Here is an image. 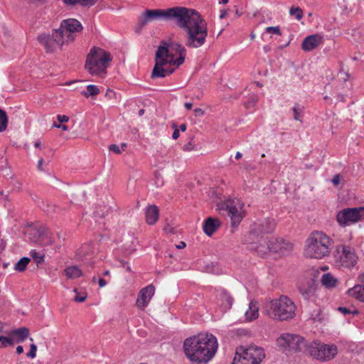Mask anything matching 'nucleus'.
Returning a JSON list of instances; mask_svg holds the SVG:
<instances>
[{"instance_id": "f257e3e1", "label": "nucleus", "mask_w": 364, "mask_h": 364, "mask_svg": "<svg viewBox=\"0 0 364 364\" xmlns=\"http://www.w3.org/2000/svg\"><path fill=\"white\" fill-rule=\"evenodd\" d=\"M176 24L186 33L185 45L188 48H198L205 44L208 36L207 26L197 11L184 7Z\"/></svg>"}, {"instance_id": "f03ea898", "label": "nucleus", "mask_w": 364, "mask_h": 364, "mask_svg": "<svg viewBox=\"0 0 364 364\" xmlns=\"http://www.w3.org/2000/svg\"><path fill=\"white\" fill-rule=\"evenodd\" d=\"M218 347V340L211 333H199L183 342L184 353L193 364H207L215 355Z\"/></svg>"}, {"instance_id": "7ed1b4c3", "label": "nucleus", "mask_w": 364, "mask_h": 364, "mask_svg": "<svg viewBox=\"0 0 364 364\" xmlns=\"http://www.w3.org/2000/svg\"><path fill=\"white\" fill-rule=\"evenodd\" d=\"M332 240L323 232L313 231L305 243V255L309 258L322 259L328 256Z\"/></svg>"}, {"instance_id": "20e7f679", "label": "nucleus", "mask_w": 364, "mask_h": 364, "mask_svg": "<svg viewBox=\"0 0 364 364\" xmlns=\"http://www.w3.org/2000/svg\"><path fill=\"white\" fill-rule=\"evenodd\" d=\"M184 7L176 6L168 9H146L139 17L138 23L135 27V32L139 33L143 27L149 22L164 19L166 21L174 20L177 22Z\"/></svg>"}, {"instance_id": "39448f33", "label": "nucleus", "mask_w": 364, "mask_h": 364, "mask_svg": "<svg viewBox=\"0 0 364 364\" xmlns=\"http://www.w3.org/2000/svg\"><path fill=\"white\" fill-rule=\"evenodd\" d=\"M112 59L109 52L93 47L87 55L85 68L92 75L102 77L106 74L108 63Z\"/></svg>"}, {"instance_id": "423d86ee", "label": "nucleus", "mask_w": 364, "mask_h": 364, "mask_svg": "<svg viewBox=\"0 0 364 364\" xmlns=\"http://www.w3.org/2000/svg\"><path fill=\"white\" fill-rule=\"evenodd\" d=\"M267 307L269 316L278 321H286L294 318L296 309L294 301L284 295L272 300Z\"/></svg>"}, {"instance_id": "0eeeda50", "label": "nucleus", "mask_w": 364, "mask_h": 364, "mask_svg": "<svg viewBox=\"0 0 364 364\" xmlns=\"http://www.w3.org/2000/svg\"><path fill=\"white\" fill-rule=\"evenodd\" d=\"M264 349L257 346L248 348L239 346L236 348L232 364H260L264 358Z\"/></svg>"}, {"instance_id": "6e6552de", "label": "nucleus", "mask_w": 364, "mask_h": 364, "mask_svg": "<svg viewBox=\"0 0 364 364\" xmlns=\"http://www.w3.org/2000/svg\"><path fill=\"white\" fill-rule=\"evenodd\" d=\"M277 344L284 350L301 351L306 347L305 339L296 334L283 333L277 339Z\"/></svg>"}, {"instance_id": "1a4fd4ad", "label": "nucleus", "mask_w": 364, "mask_h": 364, "mask_svg": "<svg viewBox=\"0 0 364 364\" xmlns=\"http://www.w3.org/2000/svg\"><path fill=\"white\" fill-rule=\"evenodd\" d=\"M276 225L275 220L272 218H265L255 223L250 227L247 240L252 243V237H255L257 240L262 239L263 235L272 233L274 230Z\"/></svg>"}, {"instance_id": "9d476101", "label": "nucleus", "mask_w": 364, "mask_h": 364, "mask_svg": "<svg viewBox=\"0 0 364 364\" xmlns=\"http://www.w3.org/2000/svg\"><path fill=\"white\" fill-rule=\"evenodd\" d=\"M363 218L364 206L343 208L336 215L338 223L343 227L357 223Z\"/></svg>"}, {"instance_id": "9b49d317", "label": "nucleus", "mask_w": 364, "mask_h": 364, "mask_svg": "<svg viewBox=\"0 0 364 364\" xmlns=\"http://www.w3.org/2000/svg\"><path fill=\"white\" fill-rule=\"evenodd\" d=\"M38 41L43 46L47 53H53L58 46L61 47L64 43V37L60 29H53L52 33L38 35Z\"/></svg>"}, {"instance_id": "f8f14e48", "label": "nucleus", "mask_w": 364, "mask_h": 364, "mask_svg": "<svg viewBox=\"0 0 364 364\" xmlns=\"http://www.w3.org/2000/svg\"><path fill=\"white\" fill-rule=\"evenodd\" d=\"M333 257L335 262L344 267H353L357 262V256L349 246H338L333 252Z\"/></svg>"}, {"instance_id": "ddd939ff", "label": "nucleus", "mask_w": 364, "mask_h": 364, "mask_svg": "<svg viewBox=\"0 0 364 364\" xmlns=\"http://www.w3.org/2000/svg\"><path fill=\"white\" fill-rule=\"evenodd\" d=\"M309 353L314 358L326 361L333 359L337 354L338 349L335 345L314 343L309 347Z\"/></svg>"}, {"instance_id": "4468645a", "label": "nucleus", "mask_w": 364, "mask_h": 364, "mask_svg": "<svg viewBox=\"0 0 364 364\" xmlns=\"http://www.w3.org/2000/svg\"><path fill=\"white\" fill-rule=\"evenodd\" d=\"M82 28V24L77 19L68 18L62 21L58 29L62 31V35L63 36L65 35V32L68 33L66 35L67 40L73 41L75 39V35L73 33L80 32Z\"/></svg>"}, {"instance_id": "2eb2a0df", "label": "nucleus", "mask_w": 364, "mask_h": 364, "mask_svg": "<svg viewBox=\"0 0 364 364\" xmlns=\"http://www.w3.org/2000/svg\"><path fill=\"white\" fill-rule=\"evenodd\" d=\"M219 210H225L230 218L232 227H237L241 223L243 215L238 211L237 208L232 204V201L225 200L218 205Z\"/></svg>"}, {"instance_id": "dca6fc26", "label": "nucleus", "mask_w": 364, "mask_h": 364, "mask_svg": "<svg viewBox=\"0 0 364 364\" xmlns=\"http://www.w3.org/2000/svg\"><path fill=\"white\" fill-rule=\"evenodd\" d=\"M252 242H250L247 240V238L245 239V242L249 245L247 247L248 249L250 250L255 251L257 255L261 257H264L266 256V255L270 251V242H267L263 238L261 240H257L255 237H252Z\"/></svg>"}, {"instance_id": "f3484780", "label": "nucleus", "mask_w": 364, "mask_h": 364, "mask_svg": "<svg viewBox=\"0 0 364 364\" xmlns=\"http://www.w3.org/2000/svg\"><path fill=\"white\" fill-rule=\"evenodd\" d=\"M154 291L155 287L153 284H149L141 289L137 296V306L141 309L146 307L149 303L151 297L154 296Z\"/></svg>"}, {"instance_id": "a211bd4d", "label": "nucleus", "mask_w": 364, "mask_h": 364, "mask_svg": "<svg viewBox=\"0 0 364 364\" xmlns=\"http://www.w3.org/2000/svg\"><path fill=\"white\" fill-rule=\"evenodd\" d=\"M292 249V245L283 238L275 239L274 241L270 242V251L284 255Z\"/></svg>"}, {"instance_id": "6ab92c4d", "label": "nucleus", "mask_w": 364, "mask_h": 364, "mask_svg": "<svg viewBox=\"0 0 364 364\" xmlns=\"http://www.w3.org/2000/svg\"><path fill=\"white\" fill-rule=\"evenodd\" d=\"M323 38L319 34L308 36L304 38L301 44V48L304 51H311L323 43Z\"/></svg>"}, {"instance_id": "aec40b11", "label": "nucleus", "mask_w": 364, "mask_h": 364, "mask_svg": "<svg viewBox=\"0 0 364 364\" xmlns=\"http://www.w3.org/2000/svg\"><path fill=\"white\" fill-rule=\"evenodd\" d=\"M220 226L221 222L218 218L209 217L204 220L203 229L206 235L211 236Z\"/></svg>"}, {"instance_id": "412c9836", "label": "nucleus", "mask_w": 364, "mask_h": 364, "mask_svg": "<svg viewBox=\"0 0 364 364\" xmlns=\"http://www.w3.org/2000/svg\"><path fill=\"white\" fill-rule=\"evenodd\" d=\"M316 289V282L314 279H311L307 282L306 285H302L299 287V292L304 299H308L314 295Z\"/></svg>"}, {"instance_id": "4be33fe9", "label": "nucleus", "mask_w": 364, "mask_h": 364, "mask_svg": "<svg viewBox=\"0 0 364 364\" xmlns=\"http://www.w3.org/2000/svg\"><path fill=\"white\" fill-rule=\"evenodd\" d=\"M159 208L156 205H149L146 208L145 217L146 222L149 225H154L159 219Z\"/></svg>"}, {"instance_id": "5701e85b", "label": "nucleus", "mask_w": 364, "mask_h": 364, "mask_svg": "<svg viewBox=\"0 0 364 364\" xmlns=\"http://www.w3.org/2000/svg\"><path fill=\"white\" fill-rule=\"evenodd\" d=\"M11 335L16 337V343H23L29 336V329L27 327H21L12 330Z\"/></svg>"}, {"instance_id": "b1692460", "label": "nucleus", "mask_w": 364, "mask_h": 364, "mask_svg": "<svg viewBox=\"0 0 364 364\" xmlns=\"http://www.w3.org/2000/svg\"><path fill=\"white\" fill-rule=\"evenodd\" d=\"M347 294L356 299L364 302V285L358 284L347 291Z\"/></svg>"}, {"instance_id": "393cba45", "label": "nucleus", "mask_w": 364, "mask_h": 364, "mask_svg": "<svg viewBox=\"0 0 364 364\" xmlns=\"http://www.w3.org/2000/svg\"><path fill=\"white\" fill-rule=\"evenodd\" d=\"M169 48L170 43H167L166 41H162L161 45L158 47L155 56H156V58H168L171 54L169 51Z\"/></svg>"}, {"instance_id": "a878e982", "label": "nucleus", "mask_w": 364, "mask_h": 364, "mask_svg": "<svg viewBox=\"0 0 364 364\" xmlns=\"http://www.w3.org/2000/svg\"><path fill=\"white\" fill-rule=\"evenodd\" d=\"M337 279L331 274H323L321 277V283L326 288H332L336 286Z\"/></svg>"}, {"instance_id": "bb28decb", "label": "nucleus", "mask_w": 364, "mask_h": 364, "mask_svg": "<svg viewBox=\"0 0 364 364\" xmlns=\"http://www.w3.org/2000/svg\"><path fill=\"white\" fill-rule=\"evenodd\" d=\"M63 2L70 6H74L77 4H80L82 6H92L95 4V0H63Z\"/></svg>"}, {"instance_id": "cd10ccee", "label": "nucleus", "mask_w": 364, "mask_h": 364, "mask_svg": "<svg viewBox=\"0 0 364 364\" xmlns=\"http://www.w3.org/2000/svg\"><path fill=\"white\" fill-rule=\"evenodd\" d=\"M258 307L253 302H250L249 304V309L245 312L246 319L248 321H252L258 317Z\"/></svg>"}, {"instance_id": "c85d7f7f", "label": "nucleus", "mask_w": 364, "mask_h": 364, "mask_svg": "<svg viewBox=\"0 0 364 364\" xmlns=\"http://www.w3.org/2000/svg\"><path fill=\"white\" fill-rule=\"evenodd\" d=\"M66 276L70 279L78 278L82 276V270L77 266L68 267L65 269Z\"/></svg>"}, {"instance_id": "c756f323", "label": "nucleus", "mask_w": 364, "mask_h": 364, "mask_svg": "<svg viewBox=\"0 0 364 364\" xmlns=\"http://www.w3.org/2000/svg\"><path fill=\"white\" fill-rule=\"evenodd\" d=\"M220 297L222 305L226 309H230L233 303V298L225 290L221 291Z\"/></svg>"}, {"instance_id": "7c9ffc66", "label": "nucleus", "mask_w": 364, "mask_h": 364, "mask_svg": "<svg viewBox=\"0 0 364 364\" xmlns=\"http://www.w3.org/2000/svg\"><path fill=\"white\" fill-rule=\"evenodd\" d=\"M170 48L175 51L176 53L178 55V57H183V59L186 58V48L179 43L172 42L170 43Z\"/></svg>"}, {"instance_id": "2f4dec72", "label": "nucleus", "mask_w": 364, "mask_h": 364, "mask_svg": "<svg viewBox=\"0 0 364 364\" xmlns=\"http://www.w3.org/2000/svg\"><path fill=\"white\" fill-rule=\"evenodd\" d=\"M31 261V259L29 257H23L22 258H21L16 264H15V266H14V269L15 270L18 271V272H23L27 265L28 264V263L30 262Z\"/></svg>"}, {"instance_id": "473e14b6", "label": "nucleus", "mask_w": 364, "mask_h": 364, "mask_svg": "<svg viewBox=\"0 0 364 364\" xmlns=\"http://www.w3.org/2000/svg\"><path fill=\"white\" fill-rule=\"evenodd\" d=\"M109 210V208L108 206H107V205H103V206L100 205L99 207L96 208V210L93 212L92 214H93V216H94V218L95 219L102 218L106 215L108 214Z\"/></svg>"}, {"instance_id": "72a5a7b5", "label": "nucleus", "mask_w": 364, "mask_h": 364, "mask_svg": "<svg viewBox=\"0 0 364 364\" xmlns=\"http://www.w3.org/2000/svg\"><path fill=\"white\" fill-rule=\"evenodd\" d=\"M166 69L164 67L154 65L152 70L151 77L155 79L157 77H165L166 76Z\"/></svg>"}, {"instance_id": "f704fd0d", "label": "nucleus", "mask_w": 364, "mask_h": 364, "mask_svg": "<svg viewBox=\"0 0 364 364\" xmlns=\"http://www.w3.org/2000/svg\"><path fill=\"white\" fill-rule=\"evenodd\" d=\"M100 93V89L95 85H89L87 86V92H82V94L85 97L90 96H95Z\"/></svg>"}, {"instance_id": "c9c22d12", "label": "nucleus", "mask_w": 364, "mask_h": 364, "mask_svg": "<svg viewBox=\"0 0 364 364\" xmlns=\"http://www.w3.org/2000/svg\"><path fill=\"white\" fill-rule=\"evenodd\" d=\"M8 124V117L4 110L0 108V132L6 129Z\"/></svg>"}, {"instance_id": "e433bc0d", "label": "nucleus", "mask_w": 364, "mask_h": 364, "mask_svg": "<svg viewBox=\"0 0 364 364\" xmlns=\"http://www.w3.org/2000/svg\"><path fill=\"white\" fill-rule=\"evenodd\" d=\"M304 106L296 103L292 109L294 112V119L296 121H301L302 113L304 112Z\"/></svg>"}, {"instance_id": "4c0bfd02", "label": "nucleus", "mask_w": 364, "mask_h": 364, "mask_svg": "<svg viewBox=\"0 0 364 364\" xmlns=\"http://www.w3.org/2000/svg\"><path fill=\"white\" fill-rule=\"evenodd\" d=\"M30 255L33 259L37 265H39L44 262V255H40V253L36 252L35 250H32L30 252Z\"/></svg>"}, {"instance_id": "58836bf2", "label": "nucleus", "mask_w": 364, "mask_h": 364, "mask_svg": "<svg viewBox=\"0 0 364 364\" xmlns=\"http://www.w3.org/2000/svg\"><path fill=\"white\" fill-rule=\"evenodd\" d=\"M184 60L185 59H183L182 56L175 59L173 54L171 53L170 56H168V64H169V65H176L178 67L184 63Z\"/></svg>"}, {"instance_id": "ea45409f", "label": "nucleus", "mask_w": 364, "mask_h": 364, "mask_svg": "<svg viewBox=\"0 0 364 364\" xmlns=\"http://www.w3.org/2000/svg\"><path fill=\"white\" fill-rule=\"evenodd\" d=\"M289 14L291 16H295L298 21L303 18V11L300 7L291 6L289 9Z\"/></svg>"}, {"instance_id": "a19ab883", "label": "nucleus", "mask_w": 364, "mask_h": 364, "mask_svg": "<svg viewBox=\"0 0 364 364\" xmlns=\"http://www.w3.org/2000/svg\"><path fill=\"white\" fill-rule=\"evenodd\" d=\"M41 208L48 213H51L55 212L56 206L52 204L51 203H48V201H46L42 203Z\"/></svg>"}, {"instance_id": "79ce46f5", "label": "nucleus", "mask_w": 364, "mask_h": 364, "mask_svg": "<svg viewBox=\"0 0 364 364\" xmlns=\"http://www.w3.org/2000/svg\"><path fill=\"white\" fill-rule=\"evenodd\" d=\"M265 31L268 33H274L279 36L282 35L279 26H269L266 28Z\"/></svg>"}, {"instance_id": "37998d69", "label": "nucleus", "mask_w": 364, "mask_h": 364, "mask_svg": "<svg viewBox=\"0 0 364 364\" xmlns=\"http://www.w3.org/2000/svg\"><path fill=\"white\" fill-rule=\"evenodd\" d=\"M37 346L34 343H31L30 346V350L26 354V356L31 358H34L36 355Z\"/></svg>"}, {"instance_id": "c03bdc74", "label": "nucleus", "mask_w": 364, "mask_h": 364, "mask_svg": "<svg viewBox=\"0 0 364 364\" xmlns=\"http://www.w3.org/2000/svg\"><path fill=\"white\" fill-rule=\"evenodd\" d=\"M168 58H156V56H155V65H158L159 67H164L168 64Z\"/></svg>"}, {"instance_id": "a18cd8bd", "label": "nucleus", "mask_w": 364, "mask_h": 364, "mask_svg": "<svg viewBox=\"0 0 364 364\" xmlns=\"http://www.w3.org/2000/svg\"><path fill=\"white\" fill-rule=\"evenodd\" d=\"M338 311H340L341 313H342L343 315L350 314H358V311L357 310H354V311H351L349 309H348L345 306H339L338 308Z\"/></svg>"}, {"instance_id": "49530a36", "label": "nucleus", "mask_w": 364, "mask_h": 364, "mask_svg": "<svg viewBox=\"0 0 364 364\" xmlns=\"http://www.w3.org/2000/svg\"><path fill=\"white\" fill-rule=\"evenodd\" d=\"M257 102V97L256 96H252L246 102H245V105L246 107L249 108L252 106H254Z\"/></svg>"}, {"instance_id": "de8ad7c7", "label": "nucleus", "mask_w": 364, "mask_h": 364, "mask_svg": "<svg viewBox=\"0 0 364 364\" xmlns=\"http://www.w3.org/2000/svg\"><path fill=\"white\" fill-rule=\"evenodd\" d=\"M109 151H112V152H114L115 154H119L122 152L121 149L117 144H111L109 146Z\"/></svg>"}, {"instance_id": "09e8293b", "label": "nucleus", "mask_w": 364, "mask_h": 364, "mask_svg": "<svg viewBox=\"0 0 364 364\" xmlns=\"http://www.w3.org/2000/svg\"><path fill=\"white\" fill-rule=\"evenodd\" d=\"M195 149V144L193 143L192 139L183 146V150L192 151Z\"/></svg>"}, {"instance_id": "8fccbe9b", "label": "nucleus", "mask_w": 364, "mask_h": 364, "mask_svg": "<svg viewBox=\"0 0 364 364\" xmlns=\"http://www.w3.org/2000/svg\"><path fill=\"white\" fill-rule=\"evenodd\" d=\"M340 77L343 82H346L349 78V74L347 72H344L343 69L340 70L339 72Z\"/></svg>"}, {"instance_id": "3c124183", "label": "nucleus", "mask_w": 364, "mask_h": 364, "mask_svg": "<svg viewBox=\"0 0 364 364\" xmlns=\"http://www.w3.org/2000/svg\"><path fill=\"white\" fill-rule=\"evenodd\" d=\"M0 340H3L4 341V343L7 344V346L8 345H9V346L14 345V339L11 338L6 337L4 336H0Z\"/></svg>"}, {"instance_id": "603ef678", "label": "nucleus", "mask_w": 364, "mask_h": 364, "mask_svg": "<svg viewBox=\"0 0 364 364\" xmlns=\"http://www.w3.org/2000/svg\"><path fill=\"white\" fill-rule=\"evenodd\" d=\"M86 294H77L74 298V301H75L76 302H83L86 299Z\"/></svg>"}, {"instance_id": "864d4df0", "label": "nucleus", "mask_w": 364, "mask_h": 364, "mask_svg": "<svg viewBox=\"0 0 364 364\" xmlns=\"http://www.w3.org/2000/svg\"><path fill=\"white\" fill-rule=\"evenodd\" d=\"M57 119H58V122L60 124L64 123V122H67L69 120V117L68 116H66V115H60V114H58L57 116Z\"/></svg>"}, {"instance_id": "5fc2aeb1", "label": "nucleus", "mask_w": 364, "mask_h": 364, "mask_svg": "<svg viewBox=\"0 0 364 364\" xmlns=\"http://www.w3.org/2000/svg\"><path fill=\"white\" fill-rule=\"evenodd\" d=\"M173 127L174 128V131L172 134V138L173 139H177L179 137V130L177 129V126L176 124H173Z\"/></svg>"}, {"instance_id": "6e6d98bb", "label": "nucleus", "mask_w": 364, "mask_h": 364, "mask_svg": "<svg viewBox=\"0 0 364 364\" xmlns=\"http://www.w3.org/2000/svg\"><path fill=\"white\" fill-rule=\"evenodd\" d=\"M341 176L339 174H336L333 176L331 181L334 186H338L341 183Z\"/></svg>"}, {"instance_id": "4d7b16f0", "label": "nucleus", "mask_w": 364, "mask_h": 364, "mask_svg": "<svg viewBox=\"0 0 364 364\" xmlns=\"http://www.w3.org/2000/svg\"><path fill=\"white\" fill-rule=\"evenodd\" d=\"M164 230L166 232L171 234H175L176 232L175 228L171 227L168 224L164 226Z\"/></svg>"}, {"instance_id": "13d9d810", "label": "nucleus", "mask_w": 364, "mask_h": 364, "mask_svg": "<svg viewBox=\"0 0 364 364\" xmlns=\"http://www.w3.org/2000/svg\"><path fill=\"white\" fill-rule=\"evenodd\" d=\"M193 112L196 117H202L205 113V112L200 108H196Z\"/></svg>"}, {"instance_id": "bf43d9fd", "label": "nucleus", "mask_w": 364, "mask_h": 364, "mask_svg": "<svg viewBox=\"0 0 364 364\" xmlns=\"http://www.w3.org/2000/svg\"><path fill=\"white\" fill-rule=\"evenodd\" d=\"M53 127L57 128H61L64 131L68 130V126L61 124H57L56 122L53 123Z\"/></svg>"}, {"instance_id": "052dcab7", "label": "nucleus", "mask_w": 364, "mask_h": 364, "mask_svg": "<svg viewBox=\"0 0 364 364\" xmlns=\"http://www.w3.org/2000/svg\"><path fill=\"white\" fill-rule=\"evenodd\" d=\"M98 284H99L100 287H104L107 285V282H106L105 279H104L102 278H100L98 279Z\"/></svg>"}, {"instance_id": "680f3d73", "label": "nucleus", "mask_w": 364, "mask_h": 364, "mask_svg": "<svg viewBox=\"0 0 364 364\" xmlns=\"http://www.w3.org/2000/svg\"><path fill=\"white\" fill-rule=\"evenodd\" d=\"M43 159L42 157H41L38 161V170L40 171H43Z\"/></svg>"}, {"instance_id": "e2e57ef3", "label": "nucleus", "mask_w": 364, "mask_h": 364, "mask_svg": "<svg viewBox=\"0 0 364 364\" xmlns=\"http://www.w3.org/2000/svg\"><path fill=\"white\" fill-rule=\"evenodd\" d=\"M228 14V10H225V9H223L220 11V18H225Z\"/></svg>"}, {"instance_id": "0e129e2a", "label": "nucleus", "mask_w": 364, "mask_h": 364, "mask_svg": "<svg viewBox=\"0 0 364 364\" xmlns=\"http://www.w3.org/2000/svg\"><path fill=\"white\" fill-rule=\"evenodd\" d=\"M121 263H122V265L124 267H126L127 270L128 272H131V268L127 264V262H124V261H121Z\"/></svg>"}, {"instance_id": "69168bd1", "label": "nucleus", "mask_w": 364, "mask_h": 364, "mask_svg": "<svg viewBox=\"0 0 364 364\" xmlns=\"http://www.w3.org/2000/svg\"><path fill=\"white\" fill-rule=\"evenodd\" d=\"M314 321H321V318L320 317V311L318 312V314L313 317Z\"/></svg>"}, {"instance_id": "338daca9", "label": "nucleus", "mask_w": 364, "mask_h": 364, "mask_svg": "<svg viewBox=\"0 0 364 364\" xmlns=\"http://www.w3.org/2000/svg\"><path fill=\"white\" fill-rule=\"evenodd\" d=\"M184 107H186V109H187L188 110H190L192 109L193 107V103L192 102H186L184 104Z\"/></svg>"}, {"instance_id": "774afa93", "label": "nucleus", "mask_w": 364, "mask_h": 364, "mask_svg": "<svg viewBox=\"0 0 364 364\" xmlns=\"http://www.w3.org/2000/svg\"><path fill=\"white\" fill-rule=\"evenodd\" d=\"M23 352V348L22 346H18L16 347V353L18 354H21Z\"/></svg>"}]
</instances>
